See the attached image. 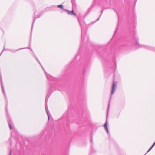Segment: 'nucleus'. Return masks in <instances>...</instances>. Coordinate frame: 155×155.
I'll list each match as a JSON object with an SVG mask.
<instances>
[{
	"instance_id": "1",
	"label": "nucleus",
	"mask_w": 155,
	"mask_h": 155,
	"mask_svg": "<svg viewBox=\"0 0 155 155\" xmlns=\"http://www.w3.org/2000/svg\"><path fill=\"white\" fill-rule=\"evenodd\" d=\"M67 12V13L70 15H73L75 16L76 14H75L73 10H72V11H70L68 10H65Z\"/></svg>"
},
{
	"instance_id": "2",
	"label": "nucleus",
	"mask_w": 155,
	"mask_h": 155,
	"mask_svg": "<svg viewBox=\"0 0 155 155\" xmlns=\"http://www.w3.org/2000/svg\"><path fill=\"white\" fill-rule=\"evenodd\" d=\"M116 87V84L114 82H113V86H112V91L111 92V94H113L114 93V92L115 90V87Z\"/></svg>"
},
{
	"instance_id": "3",
	"label": "nucleus",
	"mask_w": 155,
	"mask_h": 155,
	"mask_svg": "<svg viewBox=\"0 0 155 155\" xmlns=\"http://www.w3.org/2000/svg\"><path fill=\"white\" fill-rule=\"evenodd\" d=\"M104 128L106 129V131L107 132V133H108V130L107 127V123H106L104 124Z\"/></svg>"
},
{
	"instance_id": "4",
	"label": "nucleus",
	"mask_w": 155,
	"mask_h": 155,
	"mask_svg": "<svg viewBox=\"0 0 155 155\" xmlns=\"http://www.w3.org/2000/svg\"><path fill=\"white\" fill-rule=\"evenodd\" d=\"M57 7H58L60 8H61L62 9H63V7L61 5H58Z\"/></svg>"
},
{
	"instance_id": "5",
	"label": "nucleus",
	"mask_w": 155,
	"mask_h": 155,
	"mask_svg": "<svg viewBox=\"0 0 155 155\" xmlns=\"http://www.w3.org/2000/svg\"><path fill=\"white\" fill-rule=\"evenodd\" d=\"M9 126L10 127V129L11 130L12 129V127H11V125L10 124H9Z\"/></svg>"
},
{
	"instance_id": "6",
	"label": "nucleus",
	"mask_w": 155,
	"mask_h": 155,
	"mask_svg": "<svg viewBox=\"0 0 155 155\" xmlns=\"http://www.w3.org/2000/svg\"><path fill=\"white\" fill-rule=\"evenodd\" d=\"M10 155H11V153H10Z\"/></svg>"
}]
</instances>
